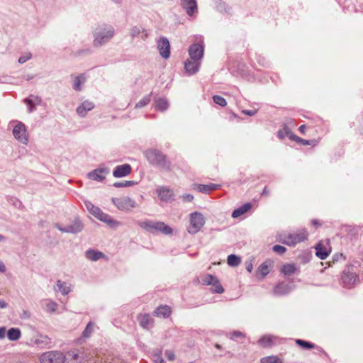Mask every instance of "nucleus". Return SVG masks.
<instances>
[{"label": "nucleus", "mask_w": 363, "mask_h": 363, "mask_svg": "<svg viewBox=\"0 0 363 363\" xmlns=\"http://www.w3.org/2000/svg\"><path fill=\"white\" fill-rule=\"evenodd\" d=\"M116 33L115 28L110 24L97 26L92 31L93 46L100 48L110 42Z\"/></svg>", "instance_id": "nucleus-1"}, {"label": "nucleus", "mask_w": 363, "mask_h": 363, "mask_svg": "<svg viewBox=\"0 0 363 363\" xmlns=\"http://www.w3.org/2000/svg\"><path fill=\"white\" fill-rule=\"evenodd\" d=\"M145 156L149 163L164 170H170V162L167 160L165 155L156 149H150L145 152Z\"/></svg>", "instance_id": "nucleus-2"}, {"label": "nucleus", "mask_w": 363, "mask_h": 363, "mask_svg": "<svg viewBox=\"0 0 363 363\" xmlns=\"http://www.w3.org/2000/svg\"><path fill=\"white\" fill-rule=\"evenodd\" d=\"M308 232L303 229L297 230L293 233H280L277 236V240L286 245L295 246L298 243L303 242L308 239Z\"/></svg>", "instance_id": "nucleus-3"}, {"label": "nucleus", "mask_w": 363, "mask_h": 363, "mask_svg": "<svg viewBox=\"0 0 363 363\" xmlns=\"http://www.w3.org/2000/svg\"><path fill=\"white\" fill-rule=\"evenodd\" d=\"M140 226L151 233L161 232L164 235H171L172 229L163 222L143 221Z\"/></svg>", "instance_id": "nucleus-4"}, {"label": "nucleus", "mask_w": 363, "mask_h": 363, "mask_svg": "<svg viewBox=\"0 0 363 363\" xmlns=\"http://www.w3.org/2000/svg\"><path fill=\"white\" fill-rule=\"evenodd\" d=\"M205 223L203 216L197 212L190 214L189 225L187 230L190 234L197 233Z\"/></svg>", "instance_id": "nucleus-5"}, {"label": "nucleus", "mask_w": 363, "mask_h": 363, "mask_svg": "<svg viewBox=\"0 0 363 363\" xmlns=\"http://www.w3.org/2000/svg\"><path fill=\"white\" fill-rule=\"evenodd\" d=\"M12 133L14 138L23 145L28 143V133L24 123L21 121H16V125L13 127Z\"/></svg>", "instance_id": "nucleus-6"}, {"label": "nucleus", "mask_w": 363, "mask_h": 363, "mask_svg": "<svg viewBox=\"0 0 363 363\" xmlns=\"http://www.w3.org/2000/svg\"><path fill=\"white\" fill-rule=\"evenodd\" d=\"M88 208L89 213L95 216L96 218L100 220L102 222H104L110 225H115L117 224L116 221H114L111 216L104 213L98 206H89Z\"/></svg>", "instance_id": "nucleus-7"}, {"label": "nucleus", "mask_w": 363, "mask_h": 363, "mask_svg": "<svg viewBox=\"0 0 363 363\" xmlns=\"http://www.w3.org/2000/svg\"><path fill=\"white\" fill-rule=\"evenodd\" d=\"M63 354L58 351L45 352L40 357L41 363H63Z\"/></svg>", "instance_id": "nucleus-8"}, {"label": "nucleus", "mask_w": 363, "mask_h": 363, "mask_svg": "<svg viewBox=\"0 0 363 363\" xmlns=\"http://www.w3.org/2000/svg\"><path fill=\"white\" fill-rule=\"evenodd\" d=\"M331 252L329 240H320L315 246V255L321 259H326Z\"/></svg>", "instance_id": "nucleus-9"}, {"label": "nucleus", "mask_w": 363, "mask_h": 363, "mask_svg": "<svg viewBox=\"0 0 363 363\" xmlns=\"http://www.w3.org/2000/svg\"><path fill=\"white\" fill-rule=\"evenodd\" d=\"M204 53L203 46L199 43H194L189 48V59L201 62Z\"/></svg>", "instance_id": "nucleus-10"}, {"label": "nucleus", "mask_w": 363, "mask_h": 363, "mask_svg": "<svg viewBox=\"0 0 363 363\" xmlns=\"http://www.w3.org/2000/svg\"><path fill=\"white\" fill-rule=\"evenodd\" d=\"M157 43L160 55L164 59L169 58L170 56V44L167 38L161 37Z\"/></svg>", "instance_id": "nucleus-11"}, {"label": "nucleus", "mask_w": 363, "mask_h": 363, "mask_svg": "<svg viewBox=\"0 0 363 363\" xmlns=\"http://www.w3.org/2000/svg\"><path fill=\"white\" fill-rule=\"evenodd\" d=\"M156 192L162 201L169 203L173 201L174 191L172 189L162 186L157 189Z\"/></svg>", "instance_id": "nucleus-12"}, {"label": "nucleus", "mask_w": 363, "mask_h": 363, "mask_svg": "<svg viewBox=\"0 0 363 363\" xmlns=\"http://www.w3.org/2000/svg\"><path fill=\"white\" fill-rule=\"evenodd\" d=\"M109 173V169L106 167L104 168H98L88 173V177L90 179L96 181V182H101L103 181L106 175H107Z\"/></svg>", "instance_id": "nucleus-13"}, {"label": "nucleus", "mask_w": 363, "mask_h": 363, "mask_svg": "<svg viewBox=\"0 0 363 363\" xmlns=\"http://www.w3.org/2000/svg\"><path fill=\"white\" fill-rule=\"evenodd\" d=\"M201 283L204 285L210 286H211V284H216V293L221 294L224 291V289L220 284L218 279L213 275H205L201 279Z\"/></svg>", "instance_id": "nucleus-14"}, {"label": "nucleus", "mask_w": 363, "mask_h": 363, "mask_svg": "<svg viewBox=\"0 0 363 363\" xmlns=\"http://www.w3.org/2000/svg\"><path fill=\"white\" fill-rule=\"evenodd\" d=\"M201 66V62L188 59L184 62V69L189 75H193L199 72Z\"/></svg>", "instance_id": "nucleus-15"}, {"label": "nucleus", "mask_w": 363, "mask_h": 363, "mask_svg": "<svg viewBox=\"0 0 363 363\" xmlns=\"http://www.w3.org/2000/svg\"><path fill=\"white\" fill-rule=\"evenodd\" d=\"M132 167L129 164H123L116 167L113 172L114 177L119 178L128 175L130 174Z\"/></svg>", "instance_id": "nucleus-16"}, {"label": "nucleus", "mask_w": 363, "mask_h": 363, "mask_svg": "<svg viewBox=\"0 0 363 363\" xmlns=\"http://www.w3.org/2000/svg\"><path fill=\"white\" fill-rule=\"evenodd\" d=\"M181 6L190 16L197 11L196 0H181Z\"/></svg>", "instance_id": "nucleus-17"}, {"label": "nucleus", "mask_w": 363, "mask_h": 363, "mask_svg": "<svg viewBox=\"0 0 363 363\" xmlns=\"http://www.w3.org/2000/svg\"><path fill=\"white\" fill-rule=\"evenodd\" d=\"M94 108L93 102L86 100L83 101L77 108V114L81 117H84L87 112L92 110Z\"/></svg>", "instance_id": "nucleus-18"}, {"label": "nucleus", "mask_w": 363, "mask_h": 363, "mask_svg": "<svg viewBox=\"0 0 363 363\" xmlns=\"http://www.w3.org/2000/svg\"><path fill=\"white\" fill-rule=\"evenodd\" d=\"M63 357L64 363H79L82 359L77 351L67 352L65 355L63 354Z\"/></svg>", "instance_id": "nucleus-19"}, {"label": "nucleus", "mask_w": 363, "mask_h": 363, "mask_svg": "<svg viewBox=\"0 0 363 363\" xmlns=\"http://www.w3.org/2000/svg\"><path fill=\"white\" fill-rule=\"evenodd\" d=\"M342 281L345 287L350 288L355 284L358 277L356 274L352 272H345L342 275Z\"/></svg>", "instance_id": "nucleus-20"}, {"label": "nucleus", "mask_w": 363, "mask_h": 363, "mask_svg": "<svg viewBox=\"0 0 363 363\" xmlns=\"http://www.w3.org/2000/svg\"><path fill=\"white\" fill-rule=\"evenodd\" d=\"M41 102L40 97L30 95L28 98L24 99V103L28 106V113H32L35 110V105Z\"/></svg>", "instance_id": "nucleus-21"}, {"label": "nucleus", "mask_w": 363, "mask_h": 363, "mask_svg": "<svg viewBox=\"0 0 363 363\" xmlns=\"http://www.w3.org/2000/svg\"><path fill=\"white\" fill-rule=\"evenodd\" d=\"M138 321L141 327L149 329L153 325V320L149 314H143L138 317Z\"/></svg>", "instance_id": "nucleus-22"}, {"label": "nucleus", "mask_w": 363, "mask_h": 363, "mask_svg": "<svg viewBox=\"0 0 363 363\" xmlns=\"http://www.w3.org/2000/svg\"><path fill=\"white\" fill-rule=\"evenodd\" d=\"M218 185L214 184H194V189L198 191L199 192L202 193H210L212 191H214L217 189Z\"/></svg>", "instance_id": "nucleus-23"}, {"label": "nucleus", "mask_w": 363, "mask_h": 363, "mask_svg": "<svg viewBox=\"0 0 363 363\" xmlns=\"http://www.w3.org/2000/svg\"><path fill=\"white\" fill-rule=\"evenodd\" d=\"M68 230H67L68 233H78L83 230L84 225L82 222L79 220H75L73 223L69 226H67Z\"/></svg>", "instance_id": "nucleus-24"}, {"label": "nucleus", "mask_w": 363, "mask_h": 363, "mask_svg": "<svg viewBox=\"0 0 363 363\" xmlns=\"http://www.w3.org/2000/svg\"><path fill=\"white\" fill-rule=\"evenodd\" d=\"M155 315L162 318H167L171 314V309L167 306H161L154 312Z\"/></svg>", "instance_id": "nucleus-25"}, {"label": "nucleus", "mask_w": 363, "mask_h": 363, "mask_svg": "<svg viewBox=\"0 0 363 363\" xmlns=\"http://www.w3.org/2000/svg\"><path fill=\"white\" fill-rule=\"evenodd\" d=\"M155 107L157 110L164 111L169 107V103L165 98H158L155 100Z\"/></svg>", "instance_id": "nucleus-26"}, {"label": "nucleus", "mask_w": 363, "mask_h": 363, "mask_svg": "<svg viewBox=\"0 0 363 363\" xmlns=\"http://www.w3.org/2000/svg\"><path fill=\"white\" fill-rule=\"evenodd\" d=\"M86 82V76L84 74H81L74 78L73 89L76 91L82 90V84Z\"/></svg>", "instance_id": "nucleus-27"}, {"label": "nucleus", "mask_w": 363, "mask_h": 363, "mask_svg": "<svg viewBox=\"0 0 363 363\" xmlns=\"http://www.w3.org/2000/svg\"><path fill=\"white\" fill-rule=\"evenodd\" d=\"M86 257L91 261H97L104 257V254L94 250H89L86 252Z\"/></svg>", "instance_id": "nucleus-28"}, {"label": "nucleus", "mask_w": 363, "mask_h": 363, "mask_svg": "<svg viewBox=\"0 0 363 363\" xmlns=\"http://www.w3.org/2000/svg\"><path fill=\"white\" fill-rule=\"evenodd\" d=\"M21 330L18 328H11L7 332V337L11 341L18 340L21 337Z\"/></svg>", "instance_id": "nucleus-29"}, {"label": "nucleus", "mask_w": 363, "mask_h": 363, "mask_svg": "<svg viewBox=\"0 0 363 363\" xmlns=\"http://www.w3.org/2000/svg\"><path fill=\"white\" fill-rule=\"evenodd\" d=\"M45 309L47 312L53 313L57 311L58 307V304L50 299H46L44 301Z\"/></svg>", "instance_id": "nucleus-30"}, {"label": "nucleus", "mask_w": 363, "mask_h": 363, "mask_svg": "<svg viewBox=\"0 0 363 363\" xmlns=\"http://www.w3.org/2000/svg\"><path fill=\"white\" fill-rule=\"evenodd\" d=\"M296 270V267L294 264H286L282 267L281 272L285 275H291L295 273Z\"/></svg>", "instance_id": "nucleus-31"}, {"label": "nucleus", "mask_w": 363, "mask_h": 363, "mask_svg": "<svg viewBox=\"0 0 363 363\" xmlns=\"http://www.w3.org/2000/svg\"><path fill=\"white\" fill-rule=\"evenodd\" d=\"M57 290L60 291L63 295L68 294L71 290L69 285L60 280L57 282Z\"/></svg>", "instance_id": "nucleus-32"}, {"label": "nucleus", "mask_w": 363, "mask_h": 363, "mask_svg": "<svg viewBox=\"0 0 363 363\" xmlns=\"http://www.w3.org/2000/svg\"><path fill=\"white\" fill-rule=\"evenodd\" d=\"M289 291V287L287 284L284 283L279 284L274 289V293L276 294H284Z\"/></svg>", "instance_id": "nucleus-33"}, {"label": "nucleus", "mask_w": 363, "mask_h": 363, "mask_svg": "<svg viewBox=\"0 0 363 363\" xmlns=\"http://www.w3.org/2000/svg\"><path fill=\"white\" fill-rule=\"evenodd\" d=\"M250 207L251 206H241L240 208L234 210V211L232 213V216L233 218H238L241 215L247 212L250 210Z\"/></svg>", "instance_id": "nucleus-34"}, {"label": "nucleus", "mask_w": 363, "mask_h": 363, "mask_svg": "<svg viewBox=\"0 0 363 363\" xmlns=\"http://www.w3.org/2000/svg\"><path fill=\"white\" fill-rule=\"evenodd\" d=\"M275 338L270 335H265L259 340V343L263 347L271 346L274 342Z\"/></svg>", "instance_id": "nucleus-35"}, {"label": "nucleus", "mask_w": 363, "mask_h": 363, "mask_svg": "<svg viewBox=\"0 0 363 363\" xmlns=\"http://www.w3.org/2000/svg\"><path fill=\"white\" fill-rule=\"evenodd\" d=\"M241 262V259L239 257L235 255H230L228 257V264L232 267H237Z\"/></svg>", "instance_id": "nucleus-36"}, {"label": "nucleus", "mask_w": 363, "mask_h": 363, "mask_svg": "<svg viewBox=\"0 0 363 363\" xmlns=\"http://www.w3.org/2000/svg\"><path fill=\"white\" fill-rule=\"evenodd\" d=\"M150 100H151V94L144 96L141 100H140L135 104V108H143V107L145 106L146 105H147L150 103Z\"/></svg>", "instance_id": "nucleus-37"}, {"label": "nucleus", "mask_w": 363, "mask_h": 363, "mask_svg": "<svg viewBox=\"0 0 363 363\" xmlns=\"http://www.w3.org/2000/svg\"><path fill=\"white\" fill-rule=\"evenodd\" d=\"M296 342L298 345L305 350L313 349L315 347V345L313 343L306 342L305 340L298 339L296 340Z\"/></svg>", "instance_id": "nucleus-38"}, {"label": "nucleus", "mask_w": 363, "mask_h": 363, "mask_svg": "<svg viewBox=\"0 0 363 363\" xmlns=\"http://www.w3.org/2000/svg\"><path fill=\"white\" fill-rule=\"evenodd\" d=\"M261 363H282L280 359L277 356H269L263 357Z\"/></svg>", "instance_id": "nucleus-39"}, {"label": "nucleus", "mask_w": 363, "mask_h": 363, "mask_svg": "<svg viewBox=\"0 0 363 363\" xmlns=\"http://www.w3.org/2000/svg\"><path fill=\"white\" fill-rule=\"evenodd\" d=\"M258 272L262 276V277H265L267 274H269V266L267 265V264L266 262L262 264L259 266Z\"/></svg>", "instance_id": "nucleus-40"}, {"label": "nucleus", "mask_w": 363, "mask_h": 363, "mask_svg": "<svg viewBox=\"0 0 363 363\" xmlns=\"http://www.w3.org/2000/svg\"><path fill=\"white\" fill-rule=\"evenodd\" d=\"M142 29L143 28H141L140 27L133 26L130 28L129 34L132 38H135V37L140 35V34L142 32Z\"/></svg>", "instance_id": "nucleus-41"}, {"label": "nucleus", "mask_w": 363, "mask_h": 363, "mask_svg": "<svg viewBox=\"0 0 363 363\" xmlns=\"http://www.w3.org/2000/svg\"><path fill=\"white\" fill-rule=\"evenodd\" d=\"M213 100L215 104H218L221 106H225L227 104L225 99L223 97L218 95L213 96Z\"/></svg>", "instance_id": "nucleus-42"}, {"label": "nucleus", "mask_w": 363, "mask_h": 363, "mask_svg": "<svg viewBox=\"0 0 363 363\" xmlns=\"http://www.w3.org/2000/svg\"><path fill=\"white\" fill-rule=\"evenodd\" d=\"M133 184H135L133 181L117 182L113 184V186L120 188L133 186Z\"/></svg>", "instance_id": "nucleus-43"}, {"label": "nucleus", "mask_w": 363, "mask_h": 363, "mask_svg": "<svg viewBox=\"0 0 363 363\" xmlns=\"http://www.w3.org/2000/svg\"><path fill=\"white\" fill-rule=\"evenodd\" d=\"M217 9L220 12H229L230 8H228V6L225 2L219 1L217 4Z\"/></svg>", "instance_id": "nucleus-44"}, {"label": "nucleus", "mask_w": 363, "mask_h": 363, "mask_svg": "<svg viewBox=\"0 0 363 363\" xmlns=\"http://www.w3.org/2000/svg\"><path fill=\"white\" fill-rule=\"evenodd\" d=\"M289 133H290V129L285 126L283 130H281L278 132V137L281 139H283L286 136H288L289 135Z\"/></svg>", "instance_id": "nucleus-45"}, {"label": "nucleus", "mask_w": 363, "mask_h": 363, "mask_svg": "<svg viewBox=\"0 0 363 363\" xmlns=\"http://www.w3.org/2000/svg\"><path fill=\"white\" fill-rule=\"evenodd\" d=\"M32 57V54L30 52H26L25 54L22 55L18 58V62L20 64H23L28 60H30Z\"/></svg>", "instance_id": "nucleus-46"}, {"label": "nucleus", "mask_w": 363, "mask_h": 363, "mask_svg": "<svg viewBox=\"0 0 363 363\" xmlns=\"http://www.w3.org/2000/svg\"><path fill=\"white\" fill-rule=\"evenodd\" d=\"M180 197L184 203H191L194 200V196L191 194H184Z\"/></svg>", "instance_id": "nucleus-47"}, {"label": "nucleus", "mask_w": 363, "mask_h": 363, "mask_svg": "<svg viewBox=\"0 0 363 363\" xmlns=\"http://www.w3.org/2000/svg\"><path fill=\"white\" fill-rule=\"evenodd\" d=\"M273 251L277 254L282 255L286 251V248L284 246L276 245L273 247Z\"/></svg>", "instance_id": "nucleus-48"}, {"label": "nucleus", "mask_w": 363, "mask_h": 363, "mask_svg": "<svg viewBox=\"0 0 363 363\" xmlns=\"http://www.w3.org/2000/svg\"><path fill=\"white\" fill-rule=\"evenodd\" d=\"M93 328H94L93 325L91 323H89L86 325L85 330H84L83 335L86 337H89L91 334V333L93 331Z\"/></svg>", "instance_id": "nucleus-49"}, {"label": "nucleus", "mask_w": 363, "mask_h": 363, "mask_svg": "<svg viewBox=\"0 0 363 363\" xmlns=\"http://www.w3.org/2000/svg\"><path fill=\"white\" fill-rule=\"evenodd\" d=\"M230 337L233 340H238L239 338L245 337V335L240 331H234L233 333L230 334Z\"/></svg>", "instance_id": "nucleus-50"}, {"label": "nucleus", "mask_w": 363, "mask_h": 363, "mask_svg": "<svg viewBox=\"0 0 363 363\" xmlns=\"http://www.w3.org/2000/svg\"><path fill=\"white\" fill-rule=\"evenodd\" d=\"M165 357L169 361H174L175 359V354L173 351L172 350H166L165 351Z\"/></svg>", "instance_id": "nucleus-51"}, {"label": "nucleus", "mask_w": 363, "mask_h": 363, "mask_svg": "<svg viewBox=\"0 0 363 363\" xmlns=\"http://www.w3.org/2000/svg\"><path fill=\"white\" fill-rule=\"evenodd\" d=\"M154 361L157 363H163L164 359L162 357L161 352L155 353L154 354Z\"/></svg>", "instance_id": "nucleus-52"}, {"label": "nucleus", "mask_w": 363, "mask_h": 363, "mask_svg": "<svg viewBox=\"0 0 363 363\" xmlns=\"http://www.w3.org/2000/svg\"><path fill=\"white\" fill-rule=\"evenodd\" d=\"M140 35L142 40H145L147 38L149 33L147 30L143 28L142 32Z\"/></svg>", "instance_id": "nucleus-53"}, {"label": "nucleus", "mask_w": 363, "mask_h": 363, "mask_svg": "<svg viewBox=\"0 0 363 363\" xmlns=\"http://www.w3.org/2000/svg\"><path fill=\"white\" fill-rule=\"evenodd\" d=\"M242 113L245 115L252 116L257 113V111L256 110H244V111H242Z\"/></svg>", "instance_id": "nucleus-54"}, {"label": "nucleus", "mask_w": 363, "mask_h": 363, "mask_svg": "<svg viewBox=\"0 0 363 363\" xmlns=\"http://www.w3.org/2000/svg\"><path fill=\"white\" fill-rule=\"evenodd\" d=\"M55 227L57 228L62 233H67L68 228L67 227H62L59 223H55Z\"/></svg>", "instance_id": "nucleus-55"}, {"label": "nucleus", "mask_w": 363, "mask_h": 363, "mask_svg": "<svg viewBox=\"0 0 363 363\" xmlns=\"http://www.w3.org/2000/svg\"><path fill=\"white\" fill-rule=\"evenodd\" d=\"M6 335V328L1 327L0 328V339H3Z\"/></svg>", "instance_id": "nucleus-56"}, {"label": "nucleus", "mask_w": 363, "mask_h": 363, "mask_svg": "<svg viewBox=\"0 0 363 363\" xmlns=\"http://www.w3.org/2000/svg\"><path fill=\"white\" fill-rule=\"evenodd\" d=\"M289 138L291 139V140H296V141H298L299 140H301V138L296 135H295L294 134H293L291 131H290V133H289Z\"/></svg>", "instance_id": "nucleus-57"}, {"label": "nucleus", "mask_w": 363, "mask_h": 363, "mask_svg": "<svg viewBox=\"0 0 363 363\" xmlns=\"http://www.w3.org/2000/svg\"><path fill=\"white\" fill-rule=\"evenodd\" d=\"M89 53H91L90 49L82 50L78 52L79 55H86V54H89Z\"/></svg>", "instance_id": "nucleus-58"}, {"label": "nucleus", "mask_w": 363, "mask_h": 363, "mask_svg": "<svg viewBox=\"0 0 363 363\" xmlns=\"http://www.w3.org/2000/svg\"><path fill=\"white\" fill-rule=\"evenodd\" d=\"M6 266L2 262L0 261V272L4 273L6 272Z\"/></svg>", "instance_id": "nucleus-59"}, {"label": "nucleus", "mask_w": 363, "mask_h": 363, "mask_svg": "<svg viewBox=\"0 0 363 363\" xmlns=\"http://www.w3.org/2000/svg\"><path fill=\"white\" fill-rule=\"evenodd\" d=\"M311 223L315 227H319L321 225V223L318 220L315 219L313 220Z\"/></svg>", "instance_id": "nucleus-60"}, {"label": "nucleus", "mask_w": 363, "mask_h": 363, "mask_svg": "<svg viewBox=\"0 0 363 363\" xmlns=\"http://www.w3.org/2000/svg\"><path fill=\"white\" fill-rule=\"evenodd\" d=\"M7 306V303L4 300L1 299L0 300V308H4Z\"/></svg>", "instance_id": "nucleus-61"}, {"label": "nucleus", "mask_w": 363, "mask_h": 363, "mask_svg": "<svg viewBox=\"0 0 363 363\" xmlns=\"http://www.w3.org/2000/svg\"><path fill=\"white\" fill-rule=\"evenodd\" d=\"M306 127L305 125H302L299 127V131L301 133H305V130H306Z\"/></svg>", "instance_id": "nucleus-62"}, {"label": "nucleus", "mask_w": 363, "mask_h": 363, "mask_svg": "<svg viewBox=\"0 0 363 363\" xmlns=\"http://www.w3.org/2000/svg\"><path fill=\"white\" fill-rule=\"evenodd\" d=\"M298 141H300L303 145H309V141L308 140H306L301 138V140H299Z\"/></svg>", "instance_id": "nucleus-63"}, {"label": "nucleus", "mask_w": 363, "mask_h": 363, "mask_svg": "<svg viewBox=\"0 0 363 363\" xmlns=\"http://www.w3.org/2000/svg\"><path fill=\"white\" fill-rule=\"evenodd\" d=\"M211 286H212L211 289H212L213 292L216 293V284H211Z\"/></svg>", "instance_id": "nucleus-64"}]
</instances>
